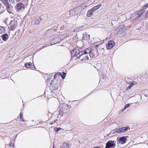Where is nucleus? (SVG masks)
<instances>
[{
	"instance_id": "f257e3e1",
	"label": "nucleus",
	"mask_w": 148,
	"mask_h": 148,
	"mask_svg": "<svg viewBox=\"0 0 148 148\" xmlns=\"http://www.w3.org/2000/svg\"><path fill=\"white\" fill-rule=\"evenodd\" d=\"M145 12V10H142L137 11L131 14L130 18L132 20H135L138 19L140 16Z\"/></svg>"
},
{
	"instance_id": "f03ea898",
	"label": "nucleus",
	"mask_w": 148,
	"mask_h": 148,
	"mask_svg": "<svg viewBox=\"0 0 148 148\" xmlns=\"http://www.w3.org/2000/svg\"><path fill=\"white\" fill-rule=\"evenodd\" d=\"M59 113L60 114L62 115L66 114L69 112V109L68 106L65 105H62L61 106H59Z\"/></svg>"
},
{
	"instance_id": "7ed1b4c3",
	"label": "nucleus",
	"mask_w": 148,
	"mask_h": 148,
	"mask_svg": "<svg viewBox=\"0 0 148 148\" xmlns=\"http://www.w3.org/2000/svg\"><path fill=\"white\" fill-rule=\"evenodd\" d=\"M89 48H87L83 51L79 52L77 55V58H79L84 55L90 53L91 52Z\"/></svg>"
},
{
	"instance_id": "20e7f679",
	"label": "nucleus",
	"mask_w": 148,
	"mask_h": 148,
	"mask_svg": "<svg viewBox=\"0 0 148 148\" xmlns=\"http://www.w3.org/2000/svg\"><path fill=\"white\" fill-rule=\"evenodd\" d=\"M10 26L9 27V29L13 30L18 26L17 22L11 21L10 23Z\"/></svg>"
},
{
	"instance_id": "39448f33",
	"label": "nucleus",
	"mask_w": 148,
	"mask_h": 148,
	"mask_svg": "<svg viewBox=\"0 0 148 148\" xmlns=\"http://www.w3.org/2000/svg\"><path fill=\"white\" fill-rule=\"evenodd\" d=\"M116 143V141L110 140L108 141L106 144V148H111L114 147Z\"/></svg>"
},
{
	"instance_id": "423d86ee",
	"label": "nucleus",
	"mask_w": 148,
	"mask_h": 148,
	"mask_svg": "<svg viewBox=\"0 0 148 148\" xmlns=\"http://www.w3.org/2000/svg\"><path fill=\"white\" fill-rule=\"evenodd\" d=\"M130 129V127H123L118 129L116 130V132L117 133L124 132Z\"/></svg>"
},
{
	"instance_id": "0eeeda50",
	"label": "nucleus",
	"mask_w": 148,
	"mask_h": 148,
	"mask_svg": "<svg viewBox=\"0 0 148 148\" xmlns=\"http://www.w3.org/2000/svg\"><path fill=\"white\" fill-rule=\"evenodd\" d=\"M80 7H78L75 9L71 10L69 12V14L72 16H74L77 13V10L79 9Z\"/></svg>"
},
{
	"instance_id": "6e6552de",
	"label": "nucleus",
	"mask_w": 148,
	"mask_h": 148,
	"mask_svg": "<svg viewBox=\"0 0 148 148\" xmlns=\"http://www.w3.org/2000/svg\"><path fill=\"white\" fill-rule=\"evenodd\" d=\"M115 43L113 40H110L106 46V47L108 49H110L113 47Z\"/></svg>"
},
{
	"instance_id": "1a4fd4ad",
	"label": "nucleus",
	"mask_w": 148,
	"mask_h": 148,
	"mask_svg": "<svg viewBox=\"0 0 148 148\" xmlns=\"http://www.w3.org/2000/svg\"><path fill=\"white\" fill-rule=\"evenodd\" d=\"M127 138L125 136H123L120 137L119 140L118 142L121 144H125L126 142Z\"/></svg>"
},
{
	"instance_id": "9d476101",
	"label": "nucleus",
	"mask_w": 148,
	"mask_h": 148,
	"mask_svg": "<svg viewBox=\"0 0 148 148\" xmlns=\"http://www.w3.org/2000/svg\"><path fill=\"white\" fill-rule=\"evenodd\" d=\"M24 5L22 3H19L17 4L16 6V10L18 11H20L24 8Z\"/></svg>"
},
{
	"instance_id": "9b49d317",
	"label": "nucleus",
	"mask_w": 148,
	"mask_h": 148,
	"mask_svg": "<svg viewBox=\"0 0 148 148\" xmlns=\"http://www.w3.org/2000/svg\"><path fill=\"white\" fill-rule=\"evenodd\" d=\"M61 41V40L60 39L59 37H56L51 40V42L53 43V44H56L57 43ZM53 44H52L51 45H52Z\"/></svg>"
},
{
	"instance_id": "f8f14e48",
	"label": "nucleus",
	"mask_w": 148,
	"mask_h": 148,
	"mask_svg": "<svg viewBox=\"0 0 148 148\" xmlns=\"http://www.w3.org/2000/svg\"><path fill=\"white\" fill-rule=\"evenodd\" d=\"M117 30L118 32L123 33L125 30V29L124 26H121L117 28Z\"/></svg>"
},
{
	"instance_id": "ddd939ff",
	"label": "nucleus",
	"mask_w": 148,
	"mask_h": 148,
	"mask_svg": "<svg viewBox=\"0 0 148 148\" xmlns=\"http://www.w3.org/2000/svg\"><path fill=\"white\" fill-rule=\"evenodd\" d=\"M79 52H80L79 50H78L77 51L76 49H74L71 51V56H76V57H77V54L78 53H79Z\"/></svg>"
},
{
	"instance_id": "4468645a",
	"label": "nucleus",
	"mask_w": 148,
	"mask_h": 148,
	"mask_svg": "<svg viewBox=\"0 0 148 148\" xmlns=\"http://www.w3.org/2000/svg\"><path fill=\"white\" fill-rule=\"evenodd\" d=\"M3 4L6 7L7 9L10 8V5L9 4L8 2V0H1Z\"/></svg>"
},
{
	"instance_id": "2eb2a0df",
	"label": "nucleus",
	"mask_w": 148,
	"mask_h": 148,
	"mask_svg": "<svg viewBox=\"0 0 148 148\" xmlns=\"http://www.w3.org/2000/svg\"><path fill=\"white\" fill-rule=\"evenodd\" d=\"M1 37L3 40L4 41H6L8 38V35L7 33L3 34Z\"/></svg>"
},
{
	"instance_id": "dca6fc26",
	"label": "nucleus",
	"mask_w": 148,
	"mask_h": 148,
	"mask_svg": "<svg viewBox=\"0 0 148 148\" xmlns=\"http://www.w3.org/2000/svg\"><path fill=\"white\" fill-rule=\"evenodd\" d=\"M40 20L39 19H35L32 21L33 25H38L40 24V21H42V19L41 18H40Z\"/></svg>"
},
{
	"instance_id": "f3484780",
	"label": "nucleus",
	"mask_w": 148,
	"mask_h": 148,
	"mask_svg": "<svg viewBox=\"0 0 148 148\" xmlns=\"http://www.w3.org/2000/svg\"><path fill=\"white\" fill-rule=\"evenodd\" d=\"M101 6V4H100L96 6H94L93 8H92L91 9L92 10V11L94 12V11H96L97 10H98L99 8Z\"/></svg>"
},
{
	"instance_id": "a211bd4d",
	"label": "nucleus",
	"mask_w": 148,
	"mask_h": 148,
	"mask_svg": "<svg viewBox=\"0 0 148 148\" xmlns=\"http://www.w3.org/2000/svg\"><path fill=\"white\" fill-rule=\"evenodd\" d=\"M83 36L82 38L84 40H86L88 39H89L90 38V35H88L87 36L86 33H83Z\"/></svg>"
},
{
	"instance_id": "6ab92c4d",
	"label": "nucleus",
	"mask_w": 148,
	"mask_h": 148,
	"mask_svg": "<svg viewBox=\"0 0 148 148\" xmlns=\"http://www.w3.org/2000/svg\"><path fill=\"white\" fill-rule=\"evenodd\" d=\"M137 84V82H136L133 81L132 82H130V84L128 86L127 88V89H130L134 85H136Z\"/></svg>"
},
{
	"instance_id": "aec40b11",
	"label": "nucleus",
	"mask_w": 148,
	"mask_h": 148,
	"mask_svg": "<svg viewBox=\"0 0 148 148\" xmlns=\"http://www.w3.org/2000/svg\"><path fill=\"white\" fill-rule=\"evenodd\" d=\"M93 12H94L91 9L89 10L87 12V16L88 17L91 16Z\"/></svg>"
},
{
	"instance_id": "412c9836",
	"label": "nucleus",
	"mask_w": 148,
	"mask_h": 148,
	"mask_svg": "<svg viewBox=\"0 0 148 148\" xmlns=\"http://www.w3.org/2000/svg\"><path fill=\"white\" fill-rule=\"evenodd\" d=\"M25 66L26 68H35V66L34 64L33 65H32L29 63H27L25 64Z\"/></svg>"
},
{
	"instance_id": "4be33fe9",
	"label": "nucleus",
	"mask_w": 148,
	"mask_h": 148,
	"mask_svg": "<svg viewBox=\"0 0 148 148\" xmlns=\"http://www.w3.org/2000/svg\"><path fill=\"white\" fill-rule=\"evenodd\" d=\"M58 37L61 40V41L63 39H65L67 37V35L66 34H64L60 35Z\"/></svg>"
},
{
	"instance_id": "5701e85b",
	"label": "nucleus",
	"mask_w": 148,
	"mask_h": 148,
	"mask_svg": "<svg viewBox=\"0 0 148 148\" xmlns=\"http://www.w3.org/2000/svg\"><path fill=\"white\" fill-rule=\"evenodd\" d=\"M61 147L63 148H69V145L66 143H63L62 144Z\"/></svg>"
},
{
	"instance_id": "b1692460",
	"label": "nucleus",
	"mask_w": 148,
	"mask_h": 148,
	"mask_svg": "<svg viewBox=\"0 0 148 148\" xmlns=\"http://www.w3.org/2000/svg\"><path fill=\"white\" fill-rule=\"evenodd\" d=\"M101 44V43H100L99 42H95L94 43V45H95V47L96 50L98 48L99 46Z\"/></svg>"
},
{
	"instance_id": "393cba45",
	"label": "nucleus",
	"mask_w": 148,
	"mask_h": 148,
	"mask_svg": "<svg viewBox=\"0 0 148 148\" xmlns=\"http://www.w3.org/2000/svg\"><path fill=\"white\" fill-rule=\"evenodd\" d=\"M105 81V79L103 78L102 77L100 79L99 81V84H102V83L104 82Z\"/></svg>"
},
{
	"instance_id": "a878e982",
	"label": "nucleus",
	"mask_w": 148,
	"mask_h": 148,
	"mask_svg": "<svg viewBox=\"0 0 148 148\" xmlns=\"http://www.w3.org/2000/svg\"><path fill=\"white\" fill-rule=\"evenodd\" d=\"M4 32V28L3 27H0V33H2Z\"/></svg>"
},
{
	"instance_id": "bb28decb",
	"label": "nucleus",
	"mask_w": 148,
	"mask_h": 148,
	"mask_svg": "<svg viewBox=\"0 0 148 148\" xmlns=\"http://www.w3.org/2000/svg\"><path fill=\"white\" fill-rule=\"evenodd\" d=\"M63 75H62V79H64L66 76V73L64 72H62Z\"/></svg>"
},
{
	"instance_id": "cd10ccee",
	"label": "nucleus",
	"mask_w": 148,
	"mask_h": 148,
	"mask_svg": "<svg viewBox=\"0 0 148 148\" xmlns=\"http://www.w3.org/2000/svg\"><path fill=\"white\" fill-rule=\"evenodd\" d=\"M84 58L82 59V60H88V55L86 56H84Z\"/></svg>"
},
{
	"instance_id": "c85d7f7f",
	"label": "nucleus",
	"mask_w": 148,
	"mask_h": 148,
	"mask_svg": "<svg viewBox=\"0 0 148 148\" xmlns=\"http://www.w3.org/2000/svg\"><path fill=\"white\" fill-rule=\"evenodd\" d=\"M147 7H148V3L142 6V8L143 9H146Z\"/></svg>"
},
{
	"instance_id": "c756f323",
	"label": "nucleus",
	"mask_w": 148,
	"mask_h": 148,
	"mask_svg": "<svg viewBox=\"0 0 148 148\" xmlns=\"http://www.w3.org/2000/svg\"><path fill=\"white\" fill-rule=\"evenodd\" d=\"M89 56L90 58H92L94 56H95V54H93L92 52H91L89 53Z\"/></svg>"
},
{
	"instance_id": "7c9ffc66",
	"label": "nucleus",
	"mask_w": 148,
	"mask_h": 148,
	"mask_svg": "<svg viewBox=\"0 0 148 148\" xmlns=\"http://www.w3.org/2000/svg\"><path fill=\"white\" fill-rule=\"evenodd\" d=\"M130 106V104L128 103L126 105H125L124 106V107H125V108L126 109L127 108L129 107Z\"/></svg>"
},
{
	"instance_id": "2f4dec72",
	"label": "nucleus",
	"mask_w": 148,
	"mask_h": 148,
	"mask_svg": "<svg viewBox=\"0 0 148 148\" xmlns=\"http://www.w3.org/2000/svg\"><path fill=\"white\" fill-rule=\"evenodd\" d=\"M59 129H60V128L55 127L54 128V130L56 132H58L59 131Z\"/></svg>"
},
{
	"instance_id": "473e14b6",
	"label": "nucleus",
	"mask_w": 148,
	"mask_h": 148,
	"mask_svg": "<svg viewBox=\"0 0 148 148\" xmlns=\"http://www.w3.org/2000/svg\"><path fill=\"white\" fill-rule=\"evenodd\" d=\"M115 133L114 132V131H112L110 132V133L107 135V136H108L110 134H114Z\"/></svg>"
},
{
	"instance_id": "72a5a7b5",
	"label": "nucleus",
	"mask_w": 148,
	"mask_h": 148,
	"mask_svg": "<svg viewBox=\"0 0 148 148\" xmlns=\"http://www.w3.org/2000/svg\"><path fill=\"white\" fill-rule=\"evenodd\" d=\"M10 146L11 147H14V144H13L12 143H11H11L10 144Z\"/></svg>"
},
{
	"instance_id": "f704fd0d",
	"label": "nucleus",
	"mask_w": 148,
	"mask_h": 148,
	"mask_svg": "<svg viewBox=\"0 0 148 148\" xmlns=\"http://www.w3.org/2000/svg\"><path fill=\"white\" fill-rule=\"evenodd\" d=\"M126 109L125 108V107H124V108H123L121 110V112H123V111H124Z\"/></svg>"
},
{
	"instance_id": "c9c22d12",
	"label": "nucleus",
	"mask_w": 148,
	"mask_h": 148,
	"mask_svg": "<svg viewBox=\"0 0 148 148\" xmlns=\"http://www.w3.org/2000/svg\"><path fill=\"white\" fill-rule=\"evenodd\" d=\"M126 109L125 108V107H124V108H123L121 110V112H123V111H124Z\"/></svg>"
},
{
	"instance_id": "e433bc0d",
	"label": "nucleus",
	"mask_w": 148,
	"mask_h": 148,
	"mask_svg": "<svg viewBox=\"0 0 148 148\" xmlns=\"http://www.w3.org/2000/svg\"><path fill=\"white\" fill-rule=\"evenodd\" d=\"M57 119H58V116H57V119L56 120H54V122L56 123L57 122Z\"/></svg>"
},
{
	"instance_id": "4c0bfd02",
	"label": "nucleus",
	"mask_w": 148,
	"mask_h": 148,
	"mask_svg": "<svg viewBox=\"0 0 148 148\" xmlns=\"http://www.w3.org/2000/svg\"><path fill=\"white\" fill-rule=\"evenodd\" d=\"M23 115L21 113L20 118H23Z\"/></svg>"
},
{
	"instance_id": "58836bf2",
	"label": "nucleus",
	"mask_w": 148,
	"mask_h": 148,
	"mask_svg": "<svg viewBox=\"0 0 148 148\" xmlns=\"http://www.w3.org/2000/svg\"><path fill=\"white\" fill-rule=\"evenodd\" d=\"M21 0H15V1H16V2H18L19 1Z\"/></svg>"
},
{
	"instance_id": "ea45409f",
	"label": "nucleus",
	"mask_w": 148,
	"mask_h": 148,
	"mask_svg": "<svg viewBox=\"0 0 148 148\" xmlns=\"http://www.w3.org/2000/svg\"><path fill=\"white\" fill-rule=\"evenodd\" d=\"M93 148H101L99 147H93Z\"/></svg>"
},
{
	"instance_id": "a19ab883",
	"label": "nucleus",
	"mask_w": 148,
	"mask_h": 148,
	"mask_svg": "<svg viewBox=\"0 0 148 148\" xmlns=\"http://www.w3.org/2000/svg\"><path fill=\"white\" fill-rule=\"evenodd\" d=\"M45 47V46L43 47L42 48H41V49H40L39 50H41V49H43V48H44Z\"/></svg>"
},
{
	"instance_id": "79ce46f5",
	"label": "nucleus",
	"mask_w": 148,
	"mask_h": 148,
	"mask_svg": "<svg viewBox=\"0 0 148 148\" xmlns=\"http://www.w3.org/2000/svg\"><path fill=\"white\" fill-rule=\"evenodd\" d=\"M1 3H0V9L1 8Z\"/></svg>"
},
{
	"instance_id": "37998d69",
	"label": "nucleus",
	"mask_w": 148,
	"mask_h": 148,
	"mask_svg": "<svg viewBox=\"0 0 148 148\" xmlns=\"http://www.w3.org/2000/svg\"><path fill=\"white\" fill-rule=\"evenodd\" d=\"M47 81H48L50 80V79L49 78H48L47 79Z\"/></svg>"
},
{
	"instance_id": "c03bdc74",
	"label": "nucleus",
	"mask_w": 148,
	"mask_h": 148,
	"mask_svg": "<svg viewBox=\"0 0 148 148\" xmlns=\"http://www.w3.org/2000/svg\"><path fill=\"white\" fill-rule=\"evenodd\" d=\"M15 2V1L14 0H13V1H12V3H14Z\"/></svg>"
},
{
	"instance_id": "a18cd8bd",
	"label": "nucleus",
	"mask_w": 148,
	"mask_h": 148,
	"mask_svg": "<svg viewBox=\"0 0 148 148\" xmlns=\"http://www.w3.org/2000/svg\"><path fill=\"white\" fill-rule=\"evenodd\" d=\"M145 96L146 97H147V95H145Z\"/></svg>"
},
{
	"instance_id": "49530a36",
	"label": "nucleus",
	"mask_w": 148,
	"mask_h": 148,
	"mask_svg": "<svg viewBox=\"0 0 148 148\" xmlns=\"http://www.w3.org/2000/svg\"><path fill=\"white\" fill-rule=\"evenodd\" d=\"M22 121H24V120H23V118H22Z\"/></svg>"
},
{
	"instance_id": "de8ad7c7",
	"label": "nucleus",
	"mask_w": 148,
	"mask_h": 148,
	"mask_svg": "<svg viewBox=\"0 0 148 148\" xmlns=\"http://www.w3.org/2000/svg\"><path fill=\"white\" fill-rule=\"evenodd\" d=\"M101 49H102L103 50H104V48H101Z\"/></svg>"
},
{
	"instance_id": "09e8293b",
	"label": "nucleus",
	"mask_w": 148,
	"mask_h": 148,
	"mask_svg": "<svg viewBox=\"0 0 148 148\" xmlns=\"http://www.w3.org/2000/svg\"><path fill=\"white\" fill-rule=\"evenodd\" d=\"M61 75V73H60V75Z\"/></svg>"
}]
</instances>
